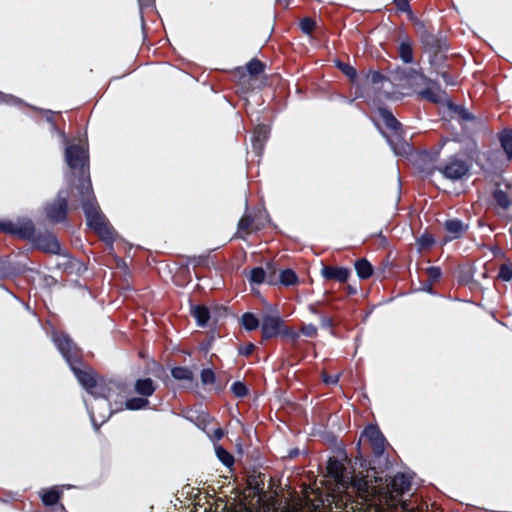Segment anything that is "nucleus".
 <instances>
[{"label":"nucleus","mask_w":512,"mask_h":512,"mask_svg":"<svg viewBox=\"0 0 512 512\" xmlns=\"http://www.w3.org/2000/svg\"><path fill=\"white\" fill-rule=\"evenodd\" d=\"M65 162L74 176L70 186L77 192V199L86 217L87 226L92 229L105 243L112 244L115 240L113 227L102 213L94 195L90 178L89 149L85 143H74L66 146Z\"/></svg>","instance_id":"f257e3e1"},{"label":"nucleus","mask_w":512,"mask_h":512,"mask_svg":"<svg viewBox=\"0 0 512 512\" xmlns=\"http://www.w3.org/2000/svg\"><path fill=\"white\" fill-rule=\"evenodd\" d=\"M366 462V460L361 462V467L366 468V474L363 475L360 472L352 477V486L356 489L362 504L372 506L373 502L378 500L391 507L401 505L404 509H408L402 496L411 489L412 478L402 472L396 473L393 477L383 476V471H378L375 466H371L370 461Z\"/></svg>","instance_id":"f03ea898"},{"label":"nucleus","mask_w":512,"mask_h":512,"mask_svg":"<svg viewBox=\"0 0 512 512\" xmlns=\"http://www.w3.org/2000/svg\"><path fill=\"white\" fill-rule=\"evenodd\" d=\"M400 78L417 93L421 99L427 100L434 104L442 101L440 95V87L436 81L428 78L420 69L408 67L402 69Z\"/></svg>","instance_id":"7ed1b4c3"},{"label":"nucleus","mask_w":512,"mask_h":512,"mask_svg":"<svg viewBox=\"0 0 512 512\" xmlns=\"http://www.w3.org/2000/svg\"><path fill=\"white\" fill-rule=\"evenodd\" d=\"M74 376L80 385L91 395L100 398H109L110 392L117 384L113 381H106L103 377L85 362L71 368Z\"/></svg>","instance_id":"20e7f679"},{"label":"nucleus","mask_w":512,"mask_h":512,"mask_svg":"<svg viewBox=\"0 0 512 512\" xmlns=\"http://www.w3.org/2000/svg\"><path fill=\"white\" fill-rule=\"evenodd\" d=\"M79 206L81 202L77 199V192L74 193L69 185L68 189L60 190L56 198L45 205L44 212L50 223L58 224L67 220L69 208L77 209Z\"/></svg>","instance_id":"39448f33"},{"label":"nucleus","mask_w":512,"mask_h":512,"mask_svg":"<svg viewBox=\"0 0 512 512\" xmlns=\"http://www.w3.org/2000/svg\"><path fill=\"white\" fill-rule=\"evenodd\" d=\"M424 52L429 55V64L435 67V57L447 49L446 41L434 32V26L427 20H415L412 25Z\"/></svg>","instance_id":"423d86ee"},{"label":"nucleus","mask_w":512,"mask_h":512,"mask_svg":"<svg viewBox=\"0 0 512 512\" xmlns=\"http://www.w3.org/2000/svg\"><path fill=\"white\" fill-rule=\"evenodd\" d=\"M378 113L385 127L390 131V134L382 132L383 136L387 139L396 154H402V152H405V148L408 144L404 138L405 133L401 122H399L387 108H379Z\"/></svg>","instance_id":"0eeeda50"},{"label":"nucleus","mask_w":512,"mask_h":512,"mask_svg":"<svg viewBox=\"0 0 512 512\" xmlns=\"http://www.w3.org/2000/svg\"><path fill=\"white\" fill-rule=\"evenodd\" d=\"M53 342L68 363L70 369L77 365H82V362H84L82 350L67 333L60 332L54 334Z\"/></svg>","instance_id":"6e6552de"},{"label":"nucleus","mask_w":512,"mask_h":512,"mask_svg":"<svg viewBox=\"0 0 512 512\" xmlns=\"http://www.w3.org/2000/svg\"><path fill=\"white\" fill-rule=\"evenodd\" d=\"M53 342L68 363L70 369L77 365H82V362H84L82 350L67 333L60 332L54 334Z\"/></svg>","instance_id":"1a4fd4ad"},{"label":"nucleus","mask_w":512,"mask_h":512,"mask_svg":"<svg viewBox=\"0 0 512 512\" xmlns=\"http://www.w3.org/2000/svg\"><path fill=\"white\" fill-rule=\"evenodd\" d=\"M53 342L68 363L70 369L77 365H82V362H84L82 350L67 333L60 332L54 334Z\"/></svg>","instance_id":"9d476101"},{"label":"nucleus","mask_w":512,"mask_h":512,"mask_svg":"<svg viewBox=\"0 0 512 512\" xmlns=\"http://www.w3.org/2000/svg\"><path fill=\"white\" fill-rule=\"evenodd\" d=\"M53 342L68 363L70 369L77 365H82V362H84L82 350L67 333L60 332L54 334Z\"/></svg>","instance_id":"9b49d317"},{"label":"nucleus","mask_w":512,"mask_h":512,"mask_svg":"<svg viewBox=\"0 0 512 512\" xmlns=\"http://www.w3.org/2000/svg\"><path fill=\"white\" fill-rule=\"evenodd\" d=\"M471 163L460 158L458 155H451L438 165V172L450 181H461L469 176Z\"/></svg>","instance_id":"f8f14e48"},{"label":"nucleus","mask_w":512,"mask_h":512,"mask_svg":"<svg viewBox=\"0 0 512 512\" xmlns=\"http://www.w3.org/2000/svg\"><path fill=\"white\" fill-rule=\"evenodd\" d=\"M0 232L22 240H30L34 235L35 226L30 219H19L17 222L0 219Z\"/></svg>","instance_id":"ddd939ff"},{"label":"nucleus","mask_w":512,"mask_h":512,"mask_svg":"<svg viewBox=\"0 0 512 512\" xmlns=\"http://www.w3.org/2000/svg\"><path fill=\"white\" fill-rule=\"evenodd\" d=\"M265 68V63L258 58H253L245 67H236L233 70V75L238 79L244 91H250L252 89L250 80L252 78L257 79L260 74L264 73Z\"/></svg>","instance_id":"4468645a"},{"label":"nucleus","mask_w":512,"mask_h":512,"mask_svg":"<svg viewBox=\"0 0 512 512\" xmlns=\"http://www.w3.org/2000/svg\"><path fill=\"white\" fill-rule=\"evenodd\" d=\"M397 55L403 64L408 65L415 62V42L405 29L397 31Z\"/></svg>","instance_id":"2eb2a0df"},{"label":"nucleus","mask_w":512,"mask_h":512,"mask_svg":"<svg viewBox=\"0 0 512 512\" xmlns=\"http://www.w3.org/2000/svg\"><path fill=\"white\" fill-rule=\"evenodd\" d=\"M439 154L440 151L435 149L419 151L414 157V165L420 172L425 173L427 176H431L435 171H438L436 162Z\"/></svg>","instance_id":"dca6fc26"},{"label":"nucleus","mask_w":512,"mask_h":512,"mask_svg":"<svg viewBox=\"0 0 512 512\" xmlns=\"http://www.w3.org/2000/svg\"><path fill=\"white\" fill-rule=\"evenodd\" d=\"M449 109L457 115L462 129L466 131L468 137H471L477 132L481 123L479 119L470 113L464 106L450 104Z\"/></svg>","instance_id":"f3484780"},{"label":"nucleus","mask_w":512,"mask_h":512,"mask_svg":"<svg viewBox=\"0 0 512 512\" xmlns=\"http://www.w3.org/2000/svg\"><path fill=\"white\" fill-rule=\"evenodd\" d=\"M33 242V245L46 253H51L55 255L61 254V245L53 233H35L33 237L30 239Z\"/></svg>","instance_id":"a211bd4d"},{"label":"nucleus","mask_w":512,"mask_h":512,"mask_svg":"<svg viewBox=\"0 0 512 512\" xmlns=\"http://www.w3.org/2000/svg\"><path fill=\"white\" fill-rule=\"evenodd\" d=\"M284 320L278 315L265 314L261 318V338L267 341L280 335Z\"/></svg>","instance_id":"6ab92c4d"},{"label":"nucleus","mask_w":512,"mask_h":512,"mask_svg":"<svg viewBox=\"0 0 512 512\" xmlns=\"http://www.w3.org/2000/svg\"><path fill=\"white\" fill-rule=\"evenodd\" d=\"M262 227L263 224L260 222L259 216L246 211L238 221L237 235L239 238L245 239L246 236L254 231L260 230Z\"/></svg>","instance_id":"aec40b11"},{"label":"nucleus","mask_w":512,"mask_h":512,"mask_svg":"<svg viewBox=\"0 0 512 512\" xmlns=\"http://www.w3.org/2000/svg\"><path fill=\"white\" fill-rule=\"evenodd\" d=\"M444 230L447 232V236L443 239V244H446L452 240L463 237L468 229L469 225L465 224L458 218L447 219L443 224Z\"/></svg>","instance_id":"412c9836"},{"label":"nucleus","mask_w":512,"mask_h":512,"mask_svg":"<svg viewBox=\"0 0 512 512\" xmlns=\"http://www.w3.org/2000/svg\"><path fill=\"white\" fill-rule=\"evenodd\" d=\"M321 275L327 281L346 283L351 275V270L346 267L323 265Z\"/></svg>","instance_id":"4be33fe9"},{"label":"nucleus","mask_w":512,"mask_h":512,"mask_svg":"<svg viewBox=\"0 0 512 512\" xmlns=\"http://www.w3.org/2000/svg\"><path fill=\"white\" fill-rule=\"evenodd\" d=\"M269 137V128L264 124L257 125L252 133L253 151L260 156Z\"/></svg>","instance_id":"5701e85b"},{"label":"nucleus","mask_w":512,"mask_h":512,"mask_svg":"<svg viewBox=\"0 0 512 512\" xmlns=\"http://www.w3.org/2000/svg\"><path fill=\"white\" fill-rule=\"evenodd\" d=\"M20 268L9 256H0V281L14 278L20 274Z\"/></svg>","instance_id":"b1692460"},{"label":"nucleus","mask_w":512,"mask_h":512,"mask_svg":"<svg viewBox=\"0 0 512 512\" xmlns=\"http://www.w3.org/2000/svg\"><path fill=\"white\" fill-rule=\"evenodd\" d=\"M157 385L151 378H139L134 383V391L138 395L148 398L156 391Z\"/></svg>","instance_id":"393cba45"},{"label":"nucleus","mask_w":512,"mask_h":512,"mask_svg":"<svg viewBox=\"0 0 512 512\" xmlns=\"http://www.w3.org/2000/svg\"><path fill=\"white\" fill-rule=\"evenodd\" d=\"M191 315L195 318L199 327H205L210 319V310L206 305H192L190 309Z\"/></svg>","instance_id":"a878e982"},{"label":"nucleus","mask_w":512,"mask_h":512,"mask_svg":"<svg viewBox=\"0 0 512 512\" xmlns=\"http://www.w3.org/2000/svg\"><path fill=\"white\" fill-rule=\"evenodd\" d=\"M354 268L360 280H367L372 277L374 268L366 258H359L354 263Z\"/></svg>","instance_id":"bb28decb"},{"label":"nucleus","mask_w":512,"mask_h":512,"mask_svg":"<svg viewBox=\"0 0 512 512\" xmlns=\"http://www.w3.org/2000/svg\"><path fill=\"white\" fill-rule=\"evenodd\" d=\"M62 494H63L62 491H60L58 488L52 487V488L43 490L40 494V497H41L42 503L45 506L51 507V506L56 505L59 502Z\"/></svg>","instance_id":"cd10ccee"},{"label":"nucleus","mask_w":512,"mask_h":512,"mask_svg":"<svg viewBox=\"0 0 512 512\" xmlns=\"http://www.w3.org/2000/svg\"><path fill=\"white\" fill-rule=\"evenodd\" d=\"M501 147L508 160H512V129L505 128L498 134Z\"/></svg>","instance_id":"c85d7f7f"},{"label":"nucleus","mask_w":512,"mask_h":512,"mask_svg":"<svg viewBox=\"0 0 512 512\" xmlns=\"http://www.w3.org/2000/svg\"><path fill=\"white\" fill-rule=\"evenodd\" d=\"M171 376L177 381H185L192 384L194 381L193 371L186 366H176L171 369Z\"/></svg>","instance_id":"c756f323"},{"label":"nucleus","mask_w":512,"mask_h":512,"mask_svg":"<svg viewBox=\"0 0 512 512\" xmlns=\"http://www.w3.org/2000/svg\"><path fill=\"white\" fill-rule=\"evenodd\" d=\"M327 474L336 481H341L344 473V465L336 458H329L327 462Z\"/></svg>","instance_id":"7c9ffc66"},{"label":"nucleus","mask_w":512,"mask_h":512,"mask_svg":"<svg viewBox=\"0 0 512 512\" xmlns=\"http://www.w3.org/2000/svg\"><path fill=\"white\" fill-rule=\"evenodd\" d=\"M492 197L496 202L497 206L504 211H508L512 206V200L509 194L502 189H495L492 193Z\"/></svg>","instance_id":"2f4dec72"},{"label":"nucleus","mask_w":512,"mask_h":512,"mask_svg":"<svg viewBox=\"0 0 512 512\" xmlns=\"http://www.w3.org/2000/svg\"><path fill=\"white\" fill-rule=\"evenodd\" d=\"M114 391V389L110 392L109 398H105L108 401L110 413L109 416H112L113 414L122 412L126 409V406L124 405L126 402V397L124 395H117L115 400H111V393Z\"/></svg>","instance_id":"473e14b6"},{"label":"nucleus","mask_w":512,"mask_h":512,"mask_svg":"<svg viewBox=\"0 0 512 512\" xmlns=\"http://www.w3.org/2000/svg\"><path fill=\"white\" fill-rule=\"evenodd\" d=\"M393 4L395 5L397 11L406 13L409 21L415 24V20H420L421 18L415 16L413 13L409 0H393Z\"/></svg>","instance_id":"72a5a7b5"},{"label":"nucleus","mask_w":512,"mask_h":512,"mask_svg":"<svg viewBox=\"0 0 512 512\" xmlns=\"http://www.w3.org/2000/svg\"><path fill=\"white\" fill-rule=\"evenodd\" d=\"M298 283V276L294 270L287 268L280 272L278 284L292 286Z\"/></svg>","instance_id":"f704fd0d"},{"label":"nucleus","mask_w":512,"mask_h":512,"mask_svg":"<svg viewBox=\"0 0 512 512\" xmlns=\"http://www.w3.org/2000/svg\"><path fill=\"white\" fill-rule=\"evenodd\" d=\"M264 480L265 475L259 473L256 476H250L248 479L249 488L253 490L255 495L260 496L264 493Z\"/></svg>","instance_id":"c9c22d12"},{"label":"nucleus","mask_w":512,"mask_h":512,"mask_svg":"<svg viewBox=\"0 0 512 512\" xmlns=\"http://www.w3.org/2000/svg\"><path fill=\"white\" fill-rule=\"evenodd\" d=\"M242 326L247 331H254L259 326L261 327V320H259L253 313L245 312L241 317Z\"/></svg>","instance_id":"e433bc0d"},{"label":"nucleus","mask_w":512,"mask_h":512,"mask_svg":"<svg viewBox=\"0 0 512 512\" xmlns=\"http://www.w3.org/2000/svg\"><path fill=\"white\" fill-rule=\"evenodd\" d=\"M372 453L375 456V458H381L385 452V449L387 450L388 442L385 439V437H379L378 439H373L370 441Z\"/></svg>","instance_id":"4c0bfd02"},{"label":"nucleus","mask_w":512,"mask_h":512,"mask_svg":"<svg viewBox=\"0 0 512 512\" xmlns=\"http://www.w3.org/2000/svg\"><path fill=\"white\" fill-rule=\"evenodd\" d=\"M127 410H141L146 408L149 405V400L140 396V397H132L126 398V402L124 404Z\"/></svg>","instance_id":"58836bf2"},{"label":"nucleus","mask_w":512,"mask_h":512,"mask_svg":"<svg viewBox=\"0 0 512 512\" xmlns=\"http://www.w3.org/2000/svg\"><path fill=\"white\" fill-rule=\"evenodd\" d=\"M248 279L251 284L260 285L266 282V270L262 267H254L251 269Z\"/></svg>","instance_id":"ea45409f"},{"label":"nucleus","mask_w":512,"mask_h":512,"mask_svg":"<svg viewBox=\"0 0 512 512\" xmlns=\"http://www.w3.org/2000/svg\"><path fill=\"white\" fill-rule=\"evenodd\" d=\"M417 246L420 251H427L432 248L435 244V239L430 233H423L420 237L417 238Z\"/></svg>","instance_id":"a19ab883"},{"label":"nucleus","mask_w":512,"mask_h":512,"mask_svg":"<svg viewBox=\"0 0 512 512\" xmlns=\"http://www.w3.org/2000/svg\"><path fill=\"white\" fill-rule=\"evenodd\" d=\"M216 455L225 466L230 467L234 464L233 455L222 446H216Z\"/></svg>","instance_id":"79ce46f5"},{"label":"nucleus","mask_w":512,"mask_h":512,"mask_svg":"<svg viewBox=\"0 0 512 512\" xmlns=\"http://www.w3.org/2000/svg\"><path fill=\"white\" fill-rule=\"evenodd\" d=\"M266 282L269 285H277L279 281V276L277 275V270L275 268V264L273 262H268L266 264Z\"/></svg>","instance_id":"37998d69"},{"label":"nucleus","mask_w":512,"mask_h":512,"mask_svg":"<svg viewBox=\"0 0 512 512\" xmlns=\"http://www.w3.org/2000/svg\"><path fill=\"white\" fill-rule=\"evenodd\" d=\"M231 391L238 398H244L249 394L248 387L242 381H235L231 386Z\"/></svg>","instance_id":"c03bdc74"},{"label":"nucleus","mask_w":512,"mask_h":512,"mask_svg":"<svg viewBox=\"0 0 512 512\" xmlns=\"http://www.w3.org/2000/svg\"><path fill=\"white\" fill-rule=\"evenodd\" d=\"M337 67L340 69V71L349 78L351 82H355L357 79V71L356 69L351 66L350 64L338 62Z\"/></svg>","instance_id":"a18cd8bd"},{"label":"nucleus","mask_w":512,"mask_h":512,"mask_svg":"<svg viewBox=\"0 0 512 512\" xmlns=\"http://www.w3.org/2000/svg\"><path fill=\"white\" fill-rule=\"evenodd\" d=\"M299 26L304 34L310 35L316 28V21L312 17H304L300 21Z\"/></svg>","instance_id":"49530a36"},{"label":"nucleus","mask_w":512,"mask_h":512,"mask_svg":"<svg viewBox=\"0 0 512 512\" xmlns=\"http://www.w3.org/2000/svg\"><path fill=\"white\" fill-rule=\"evenodd\" d=\"M498 279L504 282L512 281V264L504 263L499 267Z\"/></svg>","instance_id":"de8ad7c7"},{"label":"nucleus","mask_w":512,"mask_h":512,"mask_svg":"<svg viewBox=\"0 0 512 512\" xmlns=\"http://www.w3.org/2000/svg\"><path fill=\"white\" fill-rule=\"evenodd\" d=\"M200 378L203 385H212L216 382L215 372L211 368L202 369Z\"/></svg>","instance_id":"09e8293b"},{"label":"nucleus","mask_w":512,"mask_h":512,"mask_svg":"<svg viewBox=\"0 0 512 512\" xmlns=\"http://www.w3.org/2000/svg\"><path fill=\"white\" fill-rule=\"evenodd\" d=\"M279 336L287 337L294 343L299 339V333H297L292 327L287 326L285 322L283 323Z\"/></svg>","instance_id":"8fccbe9b"},{"label":"nucleus","mask_w":512,"mask_h":512,"mask_svg":"<svg viewBox=\"0 0 512 512\" xmlns=\"http://www.w3.org/2000/svg\"><path fill=\"white\" fill-rule=\"evenodd\" d=\"M426 274H427L429 282L432 284V283L439 281V279L442 276V271H441L440 267L430 266L426 269Z\"/></svg>","instance_id":"3c124183"},{"label":"nucleus","mask_w":512,"mask_h":512,"mask_svg":"<svg viewBox=\"0 0 512 512\" xmlns=\"http://www.w3.org/2000/svg\"><path fill=\"white\" fill-rule=\"evenodd\" d=\"M364 434L369 439V441L383 437V434L376 425H368L364 430Z\"/></svg>","instance_id":"603ef678"},{"label":"nucleus","mask_w":512,"mask_h":512,"mask_svg":"<svg viewBox=\"0 0 512 512\" xmlns=\"http://www.w3.org/2000/svg\"><path fill=\"white\" fill-rule=\"evenodd\" d=\"M300 332L309 338H315L318 335L317 327L312 323L303 324L300 328Z\"/></svg>","instance_id":"864d4df0"},{"label":"nucleus","mask_w":512,"mask_h":512,"mask_svg":"<svg viewBox=\"0 0 512 512\" xmlns=\"http://www.w3.org/2000/svg\"><path fill=\"white\" fill-rule=\"evenodd\" d=\"M255 349H256V346L253 343L249 342L246 345L240 346L238 348V353L241 356L249 357L253 354Z\"/></svg>","instance_id":"5fc2aeb1"},{"label":"nucleus","mask_w":512,"mask_h":512,"mask_svg":"<svg viewBox=\"0 0 512 512\" xmlns=\"http://www.w3.org/2000/svg\"><path fill=\"white\" fill-rule=\"evenodd\" d=\"M18 102L19 99L15 96L0 92V104L15 105Z\"/></svg>","instance_id":"6e6d98bb"},{"label":"nucleus","mask_w":512,"mask_h":512,"mask_svg":"<svg viewBox=\"0 0 512 512\" xmlns=\"http://www.w3.org/2000/svg\"><path fill=\"white\" fill-rule=\"evenodd\" d=\"M368 78H369V81L371 82V84H373V85H377V84L383 82L384 80H386V77L379 71H372L368 75Z\"/></svg>","instance_id":"4d7b16f0"},{"label":"nucleus","mask_w":512,"mask_h":512,"mask_svg":"<svg viewBox=\"0 0 512 512\" xmlns=\"http://www.w3.org/2000/svg\"><path fill=\"white\" fill-rule=\"evenodd\" d=\"M339 378H340L339 374L331 375V374H328L326 372H324L322 374V381L326 385H335V384H337L338 381H339Z\"/></svg>","instance_id":"13d9d810"},{"label":"nucleus","mask_w":512,"mask_h":512,"mask_svg":"<svg viewBox=\"0 0 512 512\" xmlns=\"http://www.w3.org/2000/svg\"><path fill=\"white\" fill-rule=\"evenodd\" d=\"M439 74L446 85H450V86L456 85L457 81H456L455 77L452 76L447 71L440 72Z\"/></svg>","instance_id":"bf43d9fd"},{"label":"nucleus","mask_w":512,"mask_h":512,"mask_svg":"<svg viewBox=\"0 0 512 512\" xmlns=\"http://www.w3.org/2000/svg\"><path fill=\"white\" fill-rule=\"evenodd\" d=\"M320 321H321V327L324 329H332L334 327V321L329 316L321 315Z\"/></svg>","instance_id":"052dcab7"},{"label":"nucleus","mask_w":512,"mask_h":512,"mask_svg":"<svg viewBox=\"0 0 512 512\" xmlns=\"http://www.w3.org/2000/svg\"><path fill=\"white\" fill-rule=\"evenodd\" d=\"M224 436V431L222 428L218 427L216 429L213 430V433L211 435V438L214 440V441H219L223 438Z\"/></svg>","instance_id":"680f3d73"},{"label":"nucleus","mask_w":512,"mask_h":512,"mask_svg":"<svg viewBox=\"0 0 512 512\" xmlns=\"http://www.w3.org/2000/svg\"><path fill=\"white\" fill-rule=\"evenodd\" d=\"M446 60V56L439 52L435 57V66L442 64Z\"/></svg>","instance_id":"e2e57ef3"},{"label":"nucleus","mask_w":512,"mask_h":512,"mask_svg":"<svg viewBox=\"0 0 512 512\" xmlns=\"http://www.w3.org/2000/svg\"><path fill=\"white\" fill-rule=\"evenodd\" d=\"M141 8L150 7L155 4V0H138Z\"/></svg>","instance_id":"0e129e2a"},{"label":"nucleus","mask_w":512,"mask_h":512,"mask_svg":"<svg viewBox=\"0 0 512 512\" xmlns=\"http://www.w3.org/2000/svg\"><path fill=\"white\" fill-rule=\"evenodd\" d=\"M345 289L348 296H353L357 294V288L352 285H347Z\"/></svg>","instance_id":"69168bd1"},{"label":"nucleus","mask_w":512,"mask_h":512,"mask_svg":"<svg viewBox=\"0 0 512 512\" xmlns=\"http://www.w3.org/2000/svg\"><path fill=\"white\" fill-rule=\"evenodd\" d=\"M109 419H110V418H105V419H104L100 424H98V423L96 422V418H95V417H92V418H91V421H92V424H93V426H94V429H95L96 431H98V430L100 429V426H101L104 422H106L107 420H109Z\"/></svg>","instance_id":"338daca9"},{"label":"nucleus","mask_w":512,"mask_h":512,"mask_svg":"<svg viewBox=\"0 0 512 512\" xmlns=\"http://www.w3.org/2000/svg\"><path fill=\"white\" fill-rule=\"evenodd\" d=\"M308 310L312 313V314H315V315H321L320 313V310L317 308L316 305L314 304H311L308 306Z\"/></svg>","instance_id":"774afa93"}]
</instances>
